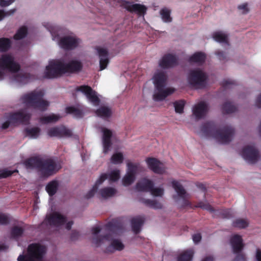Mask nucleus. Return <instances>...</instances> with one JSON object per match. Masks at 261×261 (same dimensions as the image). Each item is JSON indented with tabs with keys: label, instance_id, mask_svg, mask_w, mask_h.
I'll use <instances>...</instances> for the list:
<instances>
[{
	"label": "nucleus",
	"instance_id": "nucleus-1",
	"mask_svg": "<svg viewBox=\"0 0 261 261\" xmlns=\"http://www.w3.org/2000/svg\"><path fill=\"white\" fill-rule=\"evenodd\" d=\"M82 67L81 61L76 59L51 60L46 67L44 75L47 78H55L66 73L77 72Z\"/></svg>",
	"mask_w": 261,
	"mask_h": 261
},
{
	"label": "nucleus",
	"instance_id": "nucleus-2",
	"mask_svg": "<svg viewBox=\"0 0 261 261\" xmlns=\"http://www.w3.org/2000/svg\"><path fill=\"white\" fill-rule=\"evenodd\" d=\"M43 25L50 32L52 40L62 48L72 50L81 46L82 40L74 35L63 36V29L54 23L44 22Z\"/></svg>",
	"mask_w": 261,
	"mask_h": 261
},
{
	"label": "nucleus",
	"instance_id": "nucleus-3",
	"mask_svg": "<svg viewBox=\"0 0 261 261\" xmlns=\"http://www.w3.org/2000/svg\"><path fill=\"white\" fill-rule=\"evenodd\" d=\"M0 81L4 79V70H7L13 74L12 82L23 84L29 81L28 74L19 72V65L15 62L13 56L11 54H3L0 57Z\"/></svg>",
	"mask_w": 261,
	"mask_h": 261
},
{
	"label": "nucleus",
	"instance_id": "nucleus-4",
	"mask_svg": "<svg viewBox=\"0 0 261 261\" xmlns=\"http://www.w3.org/2000/svg\"><path fill=\"white\" fill-rule=\"evenodd\" d=\"M100 231L99 226L92 229V243L95 247H103L107 252H114L116 250L121 251L124 247V244L120 240L115 238V236L110 233L107 236H99Z\"/></svg>",
	"mask_w": 261,
	"mask_h": 261
},
{
	"label": "nucleus",
	"instance_id": "nucleus-5",
	"mask_svg": "<svg viewBox=\"0 0 261 261\" xmlns=\"http://www.w3.org/2000/svg\"><path fill=\"white\" fill-rule=\"evenodd\" d=\"M44 91L42 89H36L23 94L20 98V102L27 108H32L40 111L45 110L49 102L43 99Z\"/></svg>",
	"mask_w": 261,
	"mask_h": 261
},
{
	"label": "nucleus",
	"instance_id": "nucleus-6",
	"mask_svg": "<svg viewBox=\"0 0 261 261\" xmlns=\"http://www.w3.org/2000/svg\"><path fill=\"white\" fill-rule=\"evenodd\" d=\"M167 79V75L163 71H158L154 73L152 80L154 85L153 99L155 101H162L174 92V88L165 87Z\"/></svg>",
	"mask_w": 261,
	"mask_h": 261
},
{
	"label": "nucleus",
	"instance_id": "nucleus-7",
	"mask_svg": "<svg viewBox=\"0 0 261 261\" xmlns=\"http://www.w3.org/2000/svg\"><path fill=\"white\" fill-rule=\"evenodd\" d=\"M202 130L207 136L222 144L229 142L234 133V129L231 126H226L218 130L211 124H207L203 127Z\"/></svg>",
	"mask_w": 261,
	"mask_h": 261
},
{
	"label": "nucleus",
	"instance_id": "nucleus-8",
	"mask_svg": "<svg viewBox=\"0 0 261 261\" xmlns=\"http://www.w3.org/2000/svg\"><path fill=\"white\" fill-rule=\"evenodd\" d=\"M25 166L28 168H39L44 176L53 174L61 168L60 165L52 159L41 161L38 158L28 160L25 162Z\"/></svg>",
	"mask_w": 261,
	"mask_h": 261
},
{
	"label": "nucleus",
	"instance_id": "nucleus-9",
	"mask_svg": "<svg viewBox=\"0 0 261 261\" xmlns=\"http://www.w3.org/2000/svg\"><path fill=\"white\" fill-rule=\"evenodd\" d=\"M207 79L206 73L201 68H196L189 71L187 75V82L195 88L203 87Z\"/></svg>",
	"mask_w": 261,
	"mask_h": 261
},
{
	"label": "nucleus",
	"instance_id": "nucleus-10",
	"mask_svg": "<svg viewBox=\"0 0 261 261\" xmlns=\"http://www.w3.org/2000/svg\"><path fill=\"white\" fill-rule=\"evenodd\" d=\"M46 252L44 246L39 244H32L29 246L27 253L25 255H20L18 261H37L41 259Z\"/></svg>",
	"mask_w": 261,
	"mask_h": 261
},
{
	"label": "nucleus",
	"instance_id": "nucleus-11",
	"mask_svg": "<svg viewBox=\"0 0 261 261\" xmlns=\"http://www.w3.org/2000/svg\"><path fill=\"white\" fill-rule=\"evenodd\" d=\"M73 223L72 221H67L65 216L57 212L47 214L43 222V224L56 227H59L65 224V228L68 230L70 229Z\"/></svg>",
	"mask_w": 261,
	"mask_h": 261
},
{
	"label": "nucleus",
	"instance_id": "nucleus-12",
	"mask_svg": "<svg viewBox=\"0 0 261 261\" xmlns=\"http://www.w3.org/2000/svg\"><path fill=\"white\" fill-rule=\"evenodd\" d=\"M143 171V168L138 163H128L126 172L123 177L122 182L124 186L133 184L136 179V175Z\"/></svg>",
	"mask_w": 261,
	"mask_h": 261
},
{
	"label": "nucleus",
	"instance_id": "nucleus-13",
	"mask_svg": "<svg viewBox=\"0 0 261 261\" xmlns=\"http://www.w3.org/2000/svg\"><path fill=\"white\" fill-rule=\"evenodd\" d=\"M30 117L31 115L27 112V109L19 111L11 114L8 120L3 124L2 127L7 128L10 124L27 122L30 119Z\"/></svg>",
	"mask_w": 261,
	"mask_h": 261
},
{
	"label": "nucleus",
	"instance_id": "nucleus-14",
	"mask_svg": "<svg viewBox=\"0 0 261 261\" xmlns=\"http://www.w3.org/2000/svg\"><path fill=\"white\" fill-rule=\"evenodd\" d=\"M241 155L249 163H255L259 157L257 149L252 145L245 146L242 150Z\"/></svg>",
	"mask_w": 261,
	"mask_h": 261
},
{
	"label": "nucleus",
	"instance_id": "nucleus-15",
	"mask_svg": "<svg viewBox=\"0 0 261 261\" xmlns=\"http://www.w3.org/2000/svg\"><path fill=\"white\" fill-rule=\"evenodd\" d=\"M172 186L176 194L173 196L174 200L176 202L183 201L184 204H187L188 202L187 199L189 198V195L187 193L182 186L178 181H173Z\"/></svg>",
	"mask_w": 261,
	"mask_h": 261
},
{
	"label": "nucleus",
	"instance_id": "nucleus-16",
	"mask_svg": "<svg viewBox=\"0 0 261 261\" xmlns=\"http://www.w3.org/2000/svg\"><path fill=\"white\" fill-rule=\"evenodd\" d=\"M230 243L233 253L239 254L237 257V259H239V258L240 257L243 260H244V255L242 254H240L244 247L243 240L241 236L238 234H234L232 236L230 240Z\"/></svg>",
	"mask_w": 261,
	"mask_h": 261
},
{
	"label": "nucleus",
	"instance_id": "nucleus-17",
	"mask_svg": "<svg viewBox=\"0 0 261 261\" xmlns=\"http://www.w3.org/2000/svg\"><path fill=\"white\" fill-rule=\"evenodd\" d=\"M47 134L50 137H68L71 136V131L64 126L53 127L48 128Z\"/></svg>",
	"mask_w": 261,
	"mask_h": 261
},
{
	"label": "nucleus",
	"instance_id": "nucleus-18",
	"mask_svg": "<svg viewBox=\"0 0 261 261\" xmlns=\"http://www.w3.org/2000/svg\"><path fill=\"white\" fill-rule=\"evenodd\" d=\"M209 110V106L205 101H200L195 104L192 108L193 115L197 119L203 118Z\"/></svg>",
	"mask_w": 261,
	"mask_h": 261
},
{
	"label": "nucleus",
	"instance_id": "nucleus-19",
	"mask_svg": "<svg viewBox=\"0 0 261 261\" xmlns=\"http://www.w3.org/2000/svg\"><path fill=\"white\" fill-rule=\"evenodd\" d=\"M78 91H81L85 95L89 101L93 105L96 106L99 104V99L96 95V92L92 89L86 86H82L77 88Z\"/></svg>",
	"mask_w": 261,
	"mask_h": 261
},
{
	"label": "nucleus",
	"instance_id": "nucleus-20",
	"mask_svg": "<svg viewBox=\"0 0 261 261\" xmlns=\"http://www.w3.org/2000/svg\"><path fill=\"white\" fill-rule=\"evenodd\" d=\"M101 132L102 133L103 152L106 154L110 150L112 145L111 138L112 136V132L111 130L104 127L101 128Z\"/></svg>",
	"mask_w": 261,
	"mask_h": 261
},
{
	"label": "nucleus",
	"instance_id": "nucleus-21",
	"mask_svg": "<svg viewBox=\"0 0 261 261\" xmlns=\"http://www.w3.org/2000/svg\"><path fill=\"white\" fill-rule=\"evenodd\" d=\"M148 167L154 173L163 174L165 172L166 168L163 163L154 158H148L146 160Z\"/></svg>",
	"mask_w": 261,
	"mask_h": 261
},
{
	"label": "nucleus",
	"instance_id": "nucleus-22",
	"mask_svg": "<svg viewBox=\"0 0 261 261\" xmlns=\"http://www.w3.org/2000/svg\"><path fill=\"white\" fill-rule=\"evenodd\" d=\"M96 50L99 58L100 70H102L107 67L109 63L108 50L101 47H97Z\"/></svg>",
	"mask_w": 261,
	"mask_h": 261
},
{
	"label": "nucleus",
	"instance_id": "nucleus-23",
	"mask_svg": "<svg viewBox=\"0 0 261 261\" xmlns=\"http://www.w3.org/2000/svg\"><path fill=\"white\" fill-rule=\"evenodd\" d=\"M177 59L172 55H167L164 56L159 61V66L162 68H168L175 65Z\"/></svg>",
	"mask_w": 261,
	"mask_h": 261
},
{
	"label": "nucleus",
	"instance_id": "nucleus-24",
	"mask_svg": "<svg viewBox=\"0 0 261 261\" xmlns=\"http://www.w3.org/2000/svg\"><path fill=\"white\" fill-rule=\"evenodd\" d=\"M117 193V190L112 187H104L98 189L97 197L100 199H107L114 196Z\"/></svg>",
	"mask_w": 261,
	"mask_h": 261
},
{
	"label": "nucleus",
	"instance_id": "nucleus-25",
	"mask_svg": "<svg viewBox=\"0 0 261 261\" xmlns=\"http://www.w3.org/2000/svg\"><path fill=\"white\" fill-rule=\"evenodd\" d=\"M107 177L106 175L101 174L99 177L96 180L92 188L89 190L86 194V198L90 199L93 197L96 193L97 194V192L98 191V187L106 179Z\"/></svg>",
	"mask_w": 261,
	"mask_h": 261
},
{
	"label": "nucleus",
	"instance_id": "nucleus-26",
	"mask_svg": "<svg viewBox=\"0 0 261 261\" xmlns=\"http://www.w3.org/2000/svg\"><path fill=\"white\" fill-rule=\"evenodd\" d=\"M153 186L152 182L146 178L140 180L136 185V189L140 191H150Z\"/></svg>",
	"mask_w": 261,
	"mask_h": 261
},
{
	"label": "nucleus",
	"instance_id": "nucleus-27",
	"mask_svg": "<svg viewBox=\"0 0 261 261\" xmlns=\"http://www.w3.org/2000/svg\"><path fill=\"white\" fill-rule=\"evenodd\" d=\"M61 116L59 115L51 114L45 115L40 118V122L42 124L55 123L59 121Z\"/></svg>",
	"mask_w": 261,
	"mask_h": 261
},
{
	"label": "nucleus",
	"instance_id": "nucleus-28",
	"mask_svg": "<svg viewBox=\"0 0 261 261\" xmlns=\"http://www.w3.org/2000/svg\"><path fill=\"white\" fill-rule=\"evenodd\" d=\"M213 38L216 41L220 43L228 42V35L222 31H217L212 35Z\"/></svg>",
	"mask_w": 261,
	"mask_h": 261
},
{
	"label": "nucleus",
	"instance_id": "nucleus-29",
	"mask_svg": "<svg viewBox=\"0 0 261 261\" xmlns=\"http://www.w3.org/2000/svg\"><path fill=\"white\" fill-rule=\"evenodd\" d=\"M205 55L203 53L197 52L194 54L190 58V61L191 62L201 64L203 63L205 60Z\"/></svg>",
	"mask_w": 261,
	"mask_h": 261
},
{
	"label": "nucleus",
	"instance_id": "nucleus-30",
	"mask_svg": "<svg viewBox=\"0 0 261 261\" xmlns=\"http://www.w3.org/2000/svg\"><path fill=\"white\" fill-rule=\"evenodd\" d=\"M144 222V218L142 217L134 218L132 220L133 230L135 233H138L140 230L141 226Z\"/></svg>",
	"mask_w": 261,
	"mask_h": 261
},
{
	"label": "nucleus",
	"instance_id": "nucleus-31",
	"mask_svg": "<svg viewBox=\"0 0 261 261\" xmlns=\"http://www.w3.org/2000/svg\"><path fill=\"white\" fill-rule=\"evenodd\" d=\"M112 113L111 109L107 107H101L96 111L97 116L103 118L110 117Z\"/></svg>",
	"mask_w": 261,
	"mask_h": 261
},
{
	"label": "nucleus",
	"instance_id": "nucleus-32",
	"mask_svg": "<svg viewBox=\"0 0 261 261\" xmlns=\"http://www.w3.org/2000/svg\"><path fill=\"white\" fill-rule=\"evenodd\" d=\"M171 11L166 8L162 9L160 11V14L161 16L162 20L166 23L170 22L172 21V18L170 16Z\"/></svg>",
	"mask_w": 261,
	"mask_h": 261
},
{
	"label": "nucleus",
	"instance_id": "nucleus-33",
	"mask_svg": "<svg viewBox=\"0 0 261 261\" xmlns=\"http://www.w3.org/2000/svg\"><path fill=\"white\" fill-rule=\"evenodd\" d=\"M40 133V128L38 127H33L26 129L27 136L32 139H36L39 137Z\"/></svg>",
	"mask_w": 261,
	"mask_h": 261
},
{
	"label": "nucleus",
	"instance_id": "nucleus-34",
	"mask_svg": "<svg viewBox=\"0 0 261 261\" xmlns=\"http://www.w3.org/2000/svg\"><path fill=\"white\" fill-rule=\"evenodd\" d=\"M193 253L192 250L182 252L177 257V261H191Z\"/></svg>",
	"mask_w": 261,
	"mask_h": 261
},
{
	"label": "nucleus",
	"instance_id": "nucleus-35",
	"mask_svg": "<svg viewBox=\"0 0 261 261\" xmlns=\"http://www.w3.org/2000/svg\"><path fill=\"white\" fill-rule=\"evenodd\" d=\"M249 222L247 219L239 218L236 219L233 222L234 227L243 229L245 228L249 225Z\"/></svg>",
	"mask_w": 261,
	"mask_h": 261
},
{
	"label": "nucleus",
	"instance_id": "nucleus-36",
	"mask_svg": "<svg viewBox=\"0 0 261 261\" xmlns=\"http://www.w3.org/2000/svg\"><path fill=\"white\" fill-rule=\"evenodd\" d=\"M58 187V184L57 181H53L49 182L46 187V190L50 196L54 195Z\"/></svg>",
	"mask_w": 261,
	"mask_h": 261
},
{
	"label": "nucleus",
	"instance_id": "nucleus-37",
	"mask_svg": "<svg viewBox=\"0 0 261 261\" xmlns=\"http://www.w3.org/2000/svg\"><path fill=\"white\" fill-rule=\"evenodd\" d=\"M236 108L230 102H225L222 106V112L224 114H230L234 112Z\"/></svg>",
	"mask_w": 261,
	"mask_h": 261
},
{
	"label": "nucleus",
	"instance_id": "nucleus-38",
	"mask_svg": "<svg viewBox=\"0 0 261 261\" xmlns=\"http://www.w3.org/2000/svg\"><path fill=\"white\" fill-rule=\"evenodd\" d=\"M107 176V178H108L111 181H115L120 178V171L119 170H114L109 174L103 173Z\"/></svg>",
	"mask_w": 261,
	"mask_h": 261
},
{
	"label": "nucleus",
	"instance_id": "nucleus-39",
	"mask_svg": "<svg viewBox=\"0 0 261 261\" xmlns=\"http://www.w3.org/2000/svg\"><path fill=\"white\" fill-rule=\"evenodd\" d=\"M10 46V40L6 38L0 39V51H4L8 50Z\"/></svg>",
	"mask_w": 261,
	"mask_h": 261
},
{
	"label": "nucleus",
	"instance_id": "nucleus-40",
	"mask_svg": "<svg viewBox=\"0 0 261 261\" xmlns=\"http://www.w3.org/2000/svg\"><path fill=\"white\" fill-rule=\"evenodd\" d=\"M27 33V29L25 27H21L17 32L14 38L15 40H19L24 38Z\"/></svg>",
	"mask_w": 261,
	"mask_h": 261
},
{
	"label": "nucleus",
	"instance_id": "nucleus-41",
	"mask_svg": "<svg viewBox=\"0 0 261 261\" xmlns=\"http://www.w3.org/2000/svg\"><path fill=\"white\" fill-rule=\"evenodd\" d=\"M123 160V157L121 153H115L111 157V162L114 164L121 163Z\"/></svg>",
	"mask_w": 261,
	"mask_h": 261
},
{
	"label": "nucleus",
	"instance_id": "nucleus-42",
	"mask_svg": "<svg viewBox=\"0 0 261 261\" xmlns=\"http://www.w3.org/2000/svg\"><path fill=\"white\" fill-rule=\"evenodd\" d=\"M175 110L176 113L181 114L184 111L185 102L183 100L176 101L174 103Z\"/></svg>",
	"mask_w": 261,
	"mask_h": 261
},
{
	"label": "nucleus",
	"instance_id": "nucleus-43",
	"mask_svg": "<svg viewBox=\"0 0 261 261\" xmlns=\"http://www.w3.org/2000/svg\"><path fill=\"white\" fill-rule=\"evenodd\" d=\"M146 205L148 206L155 209H159L161 208L162 207V205L161 203L150 200H146L144 202Z\"/></svg>",
	"mask_w": 261,
	"mask_h": 261
},
{
	"label": "nucleus",
	"instance_id": "nucleus-44",
	"mask_svg": "<svg viewBox=\"0 0 261 261\" xmlns=\"http://www.w3.org/2000/svg\"><path fill=\"white\" fill-rule=\"evenodd\" d=\"M16 11L15 8L11 9L7 11L0 10V21L2 20L4 17H8L13 15Z\"/></svg>",
	"mask_w": 261,
	"mask_h": 261
},
{
	"label": "nucleus",
	"instance_id": "nucleus-45",
	"mask_svg": "<svg viewBox=\"0 0 261 261\" xmlns=\"http://www.w3.org/2000/svg\"><path fill=\"white\" fill-rule=\"evenodd\" d=\"M149 192L154 196L161 197L164 194V189L162 188H153L152 186Z\"/></svg>",
	"mask_w": 261,
	"mask_h": 261
},
{
	"label": "nucleus",
	"instance_id": "nucleus-46",
	"mask_svg": "<svg viewBox=\"0 0 261 261\" xmlns=\"http://www.w3.org/2000/svg\"><path fill=\"white\" fill-rule=\"evenodd\" d=\"M238 9L240 12L243 14H246L250 11V8L248 3L240 4L238 6Z\"/></svg>",
	"mask_w": 261,
	"mask_h": 261
},
{
	"label": "nucleus",
	"instance_id": "nucleus-47",
	"mask_svg": "<svg viewBox=\"0 0 261 261\" xmlns=\"http://www.w3.org/2000/svg\"><path fill=\"white\" fill-rule=\"evenodd\" d=\"M68 113L71 114L75 117H79L82 116V112L74 107H69L66 109Z\"/></svg>",
	"mask_w": 261,
	"mask_h": 261
},
{
	"label": "nucleus",
	"instance_id": "nucleus-48",
	"mask_svg": "<svg viewBox=\"0 0 261 261\" xmlns=\"http://www.w3.org/2000/svg\"><path fill=\"white\" fill-rule=\"evenodd\" d=\"M23 232V230L21 227H15L11 231V236L13 238H16L20 236Z\"/></svg>",
	"mask_w": 261,
	"mask_h": 261
},
{
	"label": "nucleus",
	"instance_id": "nucleus-49",
	"mask_svg": "<svg viewBox=\"0 0 261 261\" xmlns=\"http://www.w3.org/2000/svg\"><path fill=\"white\" fill-rule=\"evenodd\" d=\"M197 206L210 212H212L213 211L212 206L207 202H200L198 203Z\"/></svg>",
	"mask_w": 261,
	"mask_h": 261
},
{
	"label": "nucleus",
	"instance_id": "nucleus-50",
	"mask_svg": "<svg viewBox=\"0 0 261 261\" xmlns=\"http://www.w3.org/2000/svg\"><path fill=\"white\" fill-rule=\"evenodd\" d=\"M15 171H11L8 169L3 170L0 171V178H6L12 174Z\"/></svg>",
	"mask_w": 261,
	"mask_h": 261
},
{
	"label": "nucleus",
	"instance_id": "nucleus-51",
	"mask_svg": "<svg viewBox=\"0 0 261 261\" xmlns=\"http://www.w3.org/2000/svg\"><path fill=\"white\" fill-rule=\"evenodd\" d=\"M15 0H0V6L7 7L12 4Z\"/></svg>",
	"mask_w": 261,
	"mask_h": 261
},
{
	"label": "nucleus",
	"instance_id": "nucleus-52",
	"mask_svg": "<svg viewBox=\"0 0 261 261\" xmlns=\"http://www.w3.org/2000/svg\"><path fill=\"white\" fill-rule=\"evenodd\" d=\"M223 218H229L232 215V212L230 210H227L223 211L222 214Z\"/></svg>",
	"mask_w": 261,
	"mask_h": 261
},
{
	"label": "nucleus",
	"instance_id": "nucleus-53",
	"mask_svg": "<svg viewBox=\"0 0 261 261\" xmlns=\"http://www.w3.org/2000/svg\"><path fill=\"white\" fill-rule=\"evenodd\" d=\"M8 218L4 214H0V224H4L8 222Z\"/></svg>",
	"mask_w": 261,
	"mask_h": 261
},
{
	"label": "nucleus",
	"instance_id": "nucleus-54",
	"mask_svg": "<svg viewBox=\"0 0 261 261\" xmlns=\"http://www.w3.org/2000/svg\"><path fill=\"white\" fill-rule=\"evenodd\" d=\"M201 236L199 233H196L193 236V240L194 243H198L200 242Z\"/></svg>",
	"mask_w": 261,
	"mask_h": 261
},
{
	"label": "nucleus",
	"instance_id": "nucleus-55",
	"mask_svg": "<svg viewBox=\"0 0 261 261\" xmlns=\"http://www.w3.org/2000/svg\"><path fill=\"white\" fill-rule=\"evenodd\" d=\"M256 261H261V250L257 249L255 253Z\"/></svg>",
	"mask_w": 261,
	"mask_h": 261
},
{
	"label": "nucleus",
	"instance_id": "nucleus-56",
	"mask_svg": "<svg viewBox=\"0 0 261 261\" xmlns=\"http://www.w3.org/2000/svg\"><path fill=\"white\" fill-rule=\"evenodd\" d=\"M255 105L258 108H261V93L258 95L256 99Z\"/></svg>",
	"mask_w": 261,
	"mask_h": 261
},
{
	"label": "nucleus",
	"instance_id": "nucleus-57",
	"mask_svg": "<svg viewBox=\"0 0 261 261\" xmlns=\"http://www.w3.org/2000/svg\"><path fill=\"white\" fill-rule=\"evenodd\" d=\"M214 261V258L212 256H209L203 258L201 261Z\"/></svg>",
	"mask_w": 261,
	"mask_h": 261
},
{
	"label": "nucleus",
	"instance_id": "nucleus-58",
	"mask_svg": "<svg viewBox=\"0 0 261 261\" xmlns=\"http://www.w3.org/2000/svg\"><path fill=\"white\" fill-rule=\"evenodd\" d=\"M217 55L218 56L220 60L223 59L224 58V54L223 53L220 51H218L216 53Z\"/></svg>",
	"mask_w": 261,
	"mask_h": 261
},
{
	"label": "nucleus",
	"instance_id": "nucleus-59",
	"mask_svg": "<svg viewBox=\"0 0 261 261\" xmlns=\"http://www.w3.org/2000/svg\"><path fill=\"white\" fill-rule=\"evenodd\" d=\"M8 247L6 245H5L3 243H0V251L5 250L7 249Z\"/></svg>",
	"mask_w": 261,
	"mask_h": 261
},
{
	"label": "nucleus",
	"instance_id": "nucleus-60",
	"mask_svg": "<svg viewBox=\"0 0 261 261\" xmlns=\"http://www.w3.org/2000/svg\"><path fill=\"white\" fill-rule=\"evenodd\" d=\"M257 130H258V133L261 135V121H260L259 125L258 126Z\"/></svg>",
	"mask_w": 261,
	"mask_h": 261
},
{
	"label": "nucleus",
	"instance_id": "nucleus-61",
	"mask_svg": "<svg viewBox=\"0 0 261 261\" xmlns=\"http://www.w3.org/2000/svg\"><path fill=\"white\" fill-rule=\"evenodd\" d=\"M229 83H230V82H228V81H226V82H225V84L226 85H227L229 84Z\"/></svg>",
	"mask_w": 261,
	"mask_h": 261
}]
</instances>
